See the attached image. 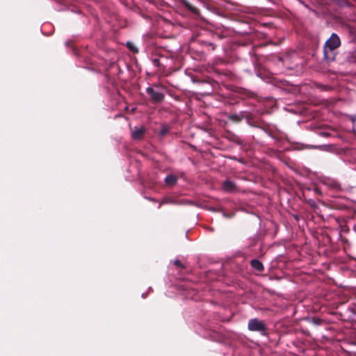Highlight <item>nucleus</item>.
Segmentation results:
<instances>
[{
    "mask_svg": "<svg viewBox=\"0 0 356 356\" xmlns=\"http://www.w3.org/2000/svg\"><path fill=\"white\" fill-rule=\"evenodd\" d=\"M341 45V41L339 35L332 33L330 37L325 41L323 45V57L329 62L335 60L336 53L334 51Z\"/></svg>",
    "mask_w": 356,
    "mask_h": 356,
    "instance_id": "1",
    "label": "nucleus"
},
{
    "mask_svg": "<svg viewBox=\"0 0 356 356\" xmlns=\"http://www.w3.org/2000/svg\"><path fill=\"white\" fill-rule=\"evenodd\" d=\"M248 328L252 332H258L263 336L268 335V328L264 321L258 318H252L249 320Z\"/></svg>",
    "mask_w": 356,
    "mask_h": 356,
    "instance_id": "2",
    "label": "nucleus"
},
{
    "mask_svg": "<svg viewBox=\"0 0 356 356\" xmlns=\"http://www.w3.org/2000/svg\"><path fill=\"white\" fill-rule=\"evenodd\" d=\"M228 119L235 123H239L243 120H245L249 124H252L254 120V115L248 111H243L238 113H233L228 115Z\"/></svg>",
    "mask_w": 356,
    "mask_h": 356,
    "instance_id": "3",
    "label": "nucleus"
},
{
    "mask_svg": "<svg viewBox=\"0 0 356 356\" xmlns=\"http://www.w3.org/2000/svg\"><path fill=\"white\" fill-rule=\"evenodd\" d=\"M146 92L149 95L151 102L153 103H161L164 99V95L162 92L154 90L152 87L147 88Z\"/></svg>",
    "mask_w": 356,
    "mask_h": 356,
    "instance_id": "4",
    "label": "nucleus"
},
{
    "mask_svg": "<svg viewBox=\"0 0 356 356\" xmlns=\"http://www.w3.org/2000/svg\"><path fill=\"white\" fill-rule=\"evenodd\" d=\"M322 183L332 191H339L341 190V184L336 179L325 177L322 179Z\"/></svg>",
    "mask_w": 356,
    "mask_h": 356,
    "instance_id": "5",
    "label": "nucleus"
},
{
    "mask_svg": "<svg viewBox=\"0 0 356 356\" xmlns=\"http://www.w3.org/2000/svg\"><path fill=\"white\" fill-rule=\"evenodd\" d=\"M222 189L227 193H234L237 191V187L234 182L227 179L222 184Z\"/></svg>",
    "mask_w": 356,
    "mask_h": 356,
    "instance_id": "6",
    "label": "nucleus"
},
{
    "mask_svg": "<svg viewBox=\"0 0 356 356\" xmlns=\"http://www.w3.org/2000/svg\"><path fill=\"white\" fill-rule=\"evenodd\" d=\"M145 133V129L143 127H135L134 130L131 131V137L134 140H141Z\"/></svg>",
    "mask_w": 356,
    "mask_h": 356,
    "instance_id": "7",
    "label": "nucleus"
},
{
    "mask_svg": "<svg viewBox=\"0 0 356 356\" xmlns=\"http://www.w3.org/2000/svg\"><path fill=\"white\" fill-rule=\"evenodd\" d=\"M250 266L254 270L259 272H263L264 270V266L262 262L257 259L250 261Z\"/></svg>",
    "mask_w": 356,
    "mask_h": 356,
    "instance_id": "8",
    "label": "nucleus"
},
{
    "mask_svg": "<svg viewBox=\"0 0 356 356\" xmlns=\"http://www.w3.org/2000/svg\"><path fill=\"white\" fill-rule=\"evenodd\" d=\"M200 82L202 83L209 84L211 87V90L210 92H213V91L218 87V83L215 80H213V79L209 78V77H207V78L200 81Z\"/></svg>",
    "mask_w": 356,
    "mask_h": 356,
    "instance_id": "9",
    "label": "nucleus"
},
{
    "mask_svg": "<svg viewBox=\"0 0 356 356\" xmlns=\"http://www.w3.org/2000/svg\"><path fill=\"white\" fill-rule=\"evenodd\" d=\"M227 138L229 141L234 142L238 145L243 144V140L240 137L234 134L229 133Z\"/></svg>",
    "mask_w": 356,
    "mask_h": 356,
    "instance_id": "10",
    "label": "nucleus"
},
{
    "mask_svg": "<svg viewBox=\"0 0 356 356\" xmlns=\"http://www.w3.org/2000/svg\"><path fill=\"white\" fill-rule=\"evenodd\" d=\"M177 181V177L173 175H169L165 178V182L167 185L173 186Z\"/></svg>",
    "mask_w": 356,
    "mask_h": 356,
    "instance_id": "11",
    "label": "nucleus"
},
{
    "mask_svg": "<svg viewBox=\"0 0 356 356\" xmlns=\"http://www.w3.org/2000/svg\"><path fill=\"white\" fill-rule=\"evenodd\" d=\"M346 61L349 63H356V50L348 52L346 56Z\"/></svg>",
    "mask_w": 356,
    "mask_h": 356,
    "instance_id": "12",
    "label": "nucleus"
},
{
    "mask_svg": "<svg viewBox=\"0 0 356 356\" xmlns=\"http://www.w3.org/2000/svg\"><path fill=\"white\" fill-rule=\"evenodd\" d=\"M183 5L190 11H191L193 13H197L198 12V9L193 6L191 3H189L188 1L184 0L183 1Z\"/></svg>",
    "mask_w": 356,
    "mask_h": 356,
    "instance_id": "13",
    "label": "nucleus"
},
{
    "mask_svg": "<svg viewBox=\"0 0 356 356\" xmlns=\"http://www.w3.org/2000/svg\"><path fill=\"white\" fill-rule=\"evenodd\" d=\"M126 47L128 48L129 50H130L133 53H138V49L136 47V46L132 42H127L126 44Z\"/></svg>",
    "mask_w": 356,
    "mask_h": 356,
    "instance_id": "14",
    "label": "nucleus"
},
{
    "mask_svg": "<svg viewBox=\"0 0 356 356\" xmlns=\"http://www.w3.org/2000/svg\"><path fill=\"white\" fill-rule=\"evenodd\" d=\"M168 131H169V128L168 127V126L163 125V126H162V127L159 131V134H160V136H163L168 132Z\"/></svg>",
    "mask_w": 356,
    "mask_h": 356,
    "instance_id": "15",
    "label": "nucleus"
},
{
    "mask_svg": "<svg viewBox=\"0 0 356 356\" xmlns=\"http://www.w3.org/2000/svg\"><path fill=\"white\" fill-rule=\"evenodd\" d=\"M174 264L180 268H184V266L181 264V262L179 259H176L174 261Z\"/></svg>",
    "mask_w": 356,
    "mask_h": 356,
    "instance_id": "16",
    "label": "nucleus"
},
{
    "mask_svg": "<svg viewBox=\"0 0 356 356\" xmlns=\"http://www.w3.org/2000/svg\"><path fill=\"white\" fill-rule=\"evenodd\" d=\"M353 131L356 134V115L352 118Z\"/></svg>",
    "mask_w": 356,
    "mask_h": 356,
    "instance_id": "17",
    "label": "nucleus"
},
{
    "mask_svg": "<svg viewBox=\"0 0 356 356\" xmlns=\"http://www.w3.org/2000/svg\"><path fill=\"white\" fill-rule=\"evenodd\" d=\"M152 60L153 64H154L156 67H160V61H159V58H153Z\"/></svg>",
    "mask_w": 356,
    "mask_h": 356,
    "instance_id": "18",
    "label": "nucleus"
},
{
    "mask_svg": "<svg viewBox=\"0 0 356 356\" xmlns=\"http://www.w3.org/2000/svg\"><path fill=\"white\" fill-rule=\"evenodd\" d=\"M312 321L316 325H321L322 323V320L319 318H313Z\"/></svg>",
    "mask_w": 356,
    "mask_h": 356,
    "instance_id": "19",
    "label": "nucleus"
},
{
    "mask_svg": "<svg viewBox=\"0 0 356 356\" xmlns=\"http://www.w3.org/2000/svg\"><path fill=\"white\" fill-rule=\"evenodd\" d=\"M207 46H209V47H212V49L214 50L215 48H216V45L213 44V43L211 42H206L205 43Z\"/></svg>",
    "mask_w": 356,
    "mask_h": 356,
    "instance_id": "20",
    "label": "nucleus"
},
{
    "mask_svg": "<svg viewBox=\"0 0 356 356\" xmlns=\"http://www.w3.org/2000/svg\"><path fill=\"white\" fill-rule=\"evenodd\" d=\"M167 202H168V201H166V200H163V201H162V202L160 203V204H159V207L160 208L163 204H165V203H167Z\"/></svg>",
    "mask_w": 356,
    "mask_h": 356,
    "instance_id": "21",
    "label": "nucleus"
},
{
    "mask_svg": "<svg viewBox=\"0 0 356 356\" xmlns=\"http://www.w3.org/2000/svg\"><path fill=\"white\" fill-rule=\"evenodd\" d=\"M247 95H248L249 97H252L253 96V93L252 92H248L246 93Z\"/></svg>",
    "mask_w": 356,
    "mask_h": 356,
    "instance_id": "22",
    "label": "nucleus"
},
{
    "mask_svg": "<svg viewBox=\"0 0 356 356\" xmlns=\"http://www.w3.org/2000/svg\"><path fill=\"white\" fill-rule=\"evenodd\" d=\"M213 71L217 73V74H219L220 72H218V70L216 68H213Z\"/></svg>",
    "mask_w": 356,
    "mask_h": 356,
    "instance_id": "23",
    "label": "nucleus"
}]
</instances>
